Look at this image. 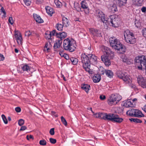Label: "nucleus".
<instances>
[{
    "instance_id": "f257e3e1",
    "label": "nucleus",
    "mask_w": 146,
    "mask_h": 146,
    "mask_svg": "<svg viewBox=\"0 0 146 146\" xmlns=\"http://www.w3.org/2000/svg\"><path fill=\"white\" fill-rule=\"evenodd\" d=\"M63 44L64 49L70 52H73L76 48V41L72 38H67L64 40Z\"/></svg>"
},
{
    "instance_id": "f03ea898",
    "label": "nucleus",
    "mask_w": 146,
    "mask_h": 146,
    "mask_svg": "<svg viewBox=\"0 0 146 146\" xmlns=\"http://www.w3.org/2000/svg\"><path fill=\"white\" fill-rule=\"evenodd\" d=\"M110 46L113 48L118 50H120L124 52L125 50V47L119 42L118 41L115 37L110 38L109 40Z\"/></svg>"
},
{
    "instance_id": "7ed1b4c3",
    "label": "nucleus",
    "mask_w": 146,
    "mask_h": 146,
    "mask_svg": "<svg viewBox=\"0 0 146 146\" xmlns=\"http://www.w3.org/2000/svg\"><path fill=\"white\" fill-rule=\"evenodd\" d=\"M135 64L137 66L138 69L146 70V58L144 56H140L135 59Z\"/></svg>"
},
{
    "instance_id": "20e7f679",
    "label": "nucleus",
    "mask_w": 146,
    "mask_h": 146,
    "mask_svg": "<svg viewBox=\"0 0 146 146\" xmlns=\"http://www.w3.org/2000/svg\"><path fill=\"white\" fill-rule=\"evenodd\" d=\"M124 36L126 42L131 44H133L135 42L136 40L133 34L128 30H126L124 32Z\"/></svg>"
},
{
    "instance_id": "39448f33",
    "label": "nucleus",
    "mask_w": 146,
    "mask_h": 146,
    "mask_svg": "<svg viewBox=\"0 0 146 146\" xmlns=\"http://www.w3.org/2000/svg\"><path fill=\"white\" fill-rule=\"evenodd\" d=\"M89 59L88 54V55H87L84 54L81 55V62L83 64V67L86 71L90 73V66Z\"/></svg>"
},
{
    "instance_id": "423d86ee",
    "label": "nucleus",
    "mask_w": 146,
    "mask_h": 146,
    "mask_svg": "<svg viewBox=\"0 0 146 146\" xmlns=\"http://www.w3.org/2000/svg\"><path fill=\"white\" fill-rule=\"evenodd\" d=\"M116 75L119 78L122 79L126 84L130 83L132 82L131 77L125 72L118 71L116 72Z\"/></svg>"
},
{
    "instance_id": "0eeeda50",
    "label": "nucleus",
    "mask_w": 146,
    "mask_h": 146,
    "mask_svg": "<svg viewBox=\"0 0 146 146\" xmlns=\"http://www.w3.org/2000/svg\"><path fill=\"white\" fill-rule=\"evenodd\" d=\"M119 19L117 17H116L114 15H111L110 17V19H108V25L109 24V22H110L111 25L114 27H117L120 21H118Z\"/></svg>"
},
{
    "instance_id": "6e6552de",
    "label": "nucleus",
    "mask_w": 146,
    "mask_h": 146,
    "mask_svg": "<svg viewBox=\"0 0 146 146\" xmlns=\"http://www.w3.org/2000/svg\"><path fill=\"white\" fill-rule=\"evenodd\" d=\"M137 78L139 85L143 88H146V79L144 78L141 75L138 76Z\"/></svg>"
},
{
    "instance_id": "1a4fd4ad",
    "label": "nucleus",
    "mask_w": 146,
    "mask_h": 146,
    "mask_svg": "<svg viewBox=\"0 0 146 146\" xmlns=\"http://www.w3.org/2000/svg\"><path fill=\"white\" fill-rule=\"evenodd\" d=\"M102 50L104 52V54L107 55L109 58H112L113 56V52L111 51L109 48L106 46H104L102 48Z\"/></svg>"
},
{
    "instance_id": "9d476101",
    "label": "nucleus",
    "mask_w": 146,
    "mask_h": 146,
    "mask_svg": "<svg viewBox=\"0 0 146 146\" xmlns=\"http://www.w3.org/2000/svg\"><path fill=\"white\" fill-rule=\"evenodd\" d=\"M88 58L90 63V62L93 64H95L97 63V57L94 54H88Z\"/></svg>"
},
{
    "instance_id": "9b49d317",
    "label": "nucleus",
    "mask_w": 146,
    "mask_h": 146,
    "mask_svg": "<svg viewBox=\"0 0 146 146\" xmlns=\"http://www.w3.org/2000/svg\"><path fill=\"white\" fill-rule=\"evenodd\" d=\"M109 58L108 56L105 54L102 56L101 57L102 61L104 62L106 65L108 66L110 65L111 64Z\"/></svg>"
},
{
    "instance_id": "f8f14e48",
    "label": "nucleus",
    "mask_w": 146,
    "mask_h": 146,
    "mask_svg": "<svg viewBox=\"0 0 146 146\" xmlns=\"http://www.w3.org/2000/svg\"><path fill=\"white\" fill-rule=\"evenodd\" d=\"M97 16L101 18V20L103 23H105L106 25L108 24V21L107 18H105V15L102 12H99L97 15Z\"/></svg>"
},
{
    "instance_id": "ddd939ff",
    "label": "nucleus",
    "mask_w": 146,
    "mask_h": 146,
    "mask_svg": "<svg viewBox=\"0 0 146 146\" xmlns=\"http://www.w3.org/2000/svg\"><path fill=\"white\" fill-rule=\"evenodd\" d=\"M15 36L16 40H17L18 44L19 45H22L23 39L20 33L17 32V33H16Z\"/></svg>"
},
{
    "instance_id": "4468645a",
    "label": "nucleus",
    "mask_w": 146,
    "mask_h": 146,
    "mask_svg": "<svg viewBox=\"0 0 146 146\" xmlns=\"http://www.w3.org/2000/svg\"><path fill=\"white\" fill-rule=\"evenodd\" d=\"M67 33L65 32L56 33V36L59 38V39H61L62 40V39L64 38L67 36Z\"/></svg>"
},
{
    "instance_id": "2eb2a0df",
    "label": "nucleus",
    "mask_w": 146,
    "mask_h": 146,
    "mask_svg": "<svg viewBox=\"0 0 146 146\" xmlns=\"http://www.w3.org/2000/svg\"><path fill=\"white\" fill-rule=\"evenodd\" d=\"M123 121V119L119 117V116L115 114L113 122L120 123Z\"/></svg>"
},
{
    "instance_id": "dca6fc26",
    "label": "nucleus",
    "mask_w": 146,
    "mask_h": 146,
    "mask_svg": "<svg viewBox=\"0 0 146 146\" xmlns=\"http://www.w3.org/2000/svg\"><path fill=\"white\" fill-rule=\"evenodd\" d=\"M62 43V40L61 39H58L55 42L53 46L54 49H56L59 48Z\"/></svg>"
},
{
    "instance_id": "f3484780",
    "label": "nucleus",
    "mask_w": 146,
    "mask_h": 146,
    "mask_svg": "<svg viewBox=\"0 0 146 146\" xmlns=\"http://www.w3.org/2000/svg\"><path fill=\"white\" fill-rule=\"evenodd\" d=\"M101 79L100 75L98 74H95L93 77V80L94 82H99Z\"/></svg>"
},
{
    "instance_id": "a211bd4d",
    "label": "nucleus",
    "mask_w": 146,
    "mask_h": 146,
    "mask_svg": "<svg viewBox=\"0 0 146 146\" xmlns=\"http://www.w3.org/2000/svg\"><path fill=\"white\" fill-rule=\"evenodd\" d=\"M33 17L36 21L39 23H41L43 22V21L41 19L40 16L36 14H33Z\"/></svg>"
},
{
    "instance_id": "6ab92c4d",
    "label": "nucleus",
    "mask_w": 146,
    "mask_h": 146,
    "mask_svg": "<svg viewBox=\"0 0 146 146\" xmlns=\"http://www.w3.org/2000/svg\"><path fill=\"white\" fill-rule=\"evenodd\" d=\"M114 115L115 114L113 113H109L108 114L106 113V120L113 122Z\"/></svg>"
},
{
    "instance_id": "aec40b11",
    "label": "nucleus",
    "mask_w": 146,
    "mask_h": 146,
    "mask_svg": "<svg viewBox=\"0 0 146 146\" xmlns=\"http://www.w3.org/2000/svg\"><path fill=\"white\" fill-rule=\"evenodd\" d=\"M134 104H133L129 100L126 101L123 104V106L127 107H134Z\"/></svg>"
},
{
    "instance_id": "412c9836",
    "label": "nucleus",
    "mask_w": 146,
    "mask_h": 146,
    "mask_svg": "<svg viewBox=\"0 0 146 146\" xmlns=\"http://www.w3.org/2000/svg\"><path fill=\"white\" fill-rule=\"evenodd\" d=\"M47 13L50 16H52L54 12V11L52 8L50 7L47 6L45 8Z\"/></svg>"
},
{
    "instance_id": "4be33fe9",
    "label": "nucleus",
    "mask_w": 146,
    "mask_h": 146,
    "mask_svg": "<svg viewBox=\"0 0 146 146\" xmlns=\"http://www.w3.org/2000/svg\"><path fill=\"white\" fill-rule=\"evenodd\" d=\"M52 47V45L50 42H46L44 46L45 51L46 50L48 52H49L51 48Z\"/></svg>"
},
{
    "instance_id": "5701e85b",
    "label": "nucleus",
    "mask_w": 146,
    "mask_h": 146,
    "mask_svg": "<svg viewBox=\"0 0 146 146\" xmlns=\"http://www.w3.org/2000/svg\"><path fill=\"white\" fill-rule=\"evenodd\" d=\"M81 7L82 8L84 9H87V11L86 13H89L88 5L87 2L86 1H83L81 3Z\"/></svg>"
},
{
    "instance_id": "b1692460",
    "label": "nucleus",
    "mask_w": 146,
    "mask_h": 146,
    "mask_svg": "<svg viewBox=\"0 0 146 146\" xmlns=\"http://www.w3.org/2000/svg\"><path fill=\"white\" fill-rule=\"evenodd\" d=\"M89 30L90 33L94 36H96L97 34L99 33V30L94 28L89 29Z\"/></svg>"
},
{
    "instance_id": "393cba45",
    "label": "nucleus",
    "mask_w": 146,
    "mask_h": 146,
    "mask_svg": "<svg viewBox=\"0 0 146 146\" xmlns=\"http://www.w3.org/2000/svg\"><path fill=\"white\" fill-rule=\"evenodd\" d=\"M63 25L66 27H68L69 25V22L68 19L65 17H63L62 19Z\"/></svg>"
},
{
    "instance_id": "a878e982",
    "label": "nucleus",
    "mask_w": 146,
    "mask_h": 146,
    "mask_svg": "<svg viewBox=\"0 0 146 146\" xmlns=\"http://www.w3.org/2000/svg\"><path fill=\"white\" fill-rule=\"evenodd\" d=\"M90 85L87 84H84L81 85V88L84 90L87 93L90 89Z\"/></svg>"
},
{
    "instance_id": "bb28decb",
    "label": "nucleus",
    "mask_w": 146,
    "mask_h": 146,
    "mask_svg": "<svg viewBox=\"0 0 146 146\" xmlns=\"http://www.w3.org/2000/svg\"><path fill=\"white\" fill-rule=\"evenodd\" d=\"M109 102L108 103L112 104L115 102V95L112 94L108 99Z\"/></svg>"
},
{
    "instance_id": "cd10ccee",
    "label": "nucleus",
    "mask_w": 146,
    "mask_h": 146,
    "mask_svg": "<svg viewBox=\"0 0 146 146\" xmlns=\"http://www.w3.org/2000/svg\"><path fill=\"white\" fill-rule=\"evenodd\" d=\"M117 3L119 6H121L127 3V0H117Z\"/></svg>"
},
{
    "instance_id": "c85d7f7f",
    "label": "nucleus",
    "mask_w": 146,
    "mask_h": 146,
    "mask_svg": "<svg viewBox=\"0 0 146 146\" xmlns=\"http://www.w3.org/2000/svg\"><path fill=\"white\" fill-rule=\"evenodd\" d=\"M111 12L113 13H114L117 11V7L115 4H113L110 7Z\"/></svg>"
},
{
    "instance_id": "c756f323",
    "label": "nucleus",
    "mask_w": 146,
    "mask_h": 146,
    "mask_svg": "<svg viewBox=\"0 0 146 146\" xmlns=\"http://www.w3.org/2000/svg\"><path fill=\"white\" fill-rule=\"evenodd\" d=\"M135 117H143L144 115L142 112L140 111L137 110Z\"/></svg>"
},
{
    "instance_id": "7c9ffc66",
    "label": "nucleus",
    "mask_w": 146,
    "mask_h": 146,
    "mask_svg": "<svg viewBox=\"0 0 146 146\" xmlns=\"http://www.w3.org/2000/svg\"><path fill=\"white\" fill-rule=\"evenodd\" d=\"M105 73L106 75L108 77L111 78L113 76V73L110 70H105Z\"/></svg>"
},
{
    "instance_id": "2f4dec72",
    "label": "nucleus",
    "mask_w": 146,
    "mask_h": 146,
    "mask_svg": "<svg viewBox=\"0 0 146 146\" xmlns=\"http://www.w3.org/2000/svg\"><path fill=\"white\" fill-rule=\"evenodd\" d=\"M70 60L74 65H76L78 62V60L77 58L74 57H70Z\"/></svg>"
},
{
    "instance_id": "473e14b6",
    "label": "nucleus",
    "mask_w": 146,
    "mask_h": 146,
    "mask_svg": "<svg viewBox=\"0 0 146 146\" xmlns=\"http://www.w3.org/2000/svg\"><path fill=\"white\" fill-rule=\"evenodd\" d=\"M129 120L131 122H133L136 123H141L142 122V121L141 120L138 118H130L129 119Z\"/></svg>"
},
{
    "instance_id": "72a5a7b5",
    "label": "nucleus",
    "mask_w": 146,
    "mask_h": 146,
    "mask_svg": "<svg viewBox=\"0 0 146 146\" xmlns=\"http://www.w3.org/2000/svg\"><path fill=\"white\" fill-rule=\"evenodd\" d=\"M54 2L57 7L60 8L62 5V3L59 0H54Z\"/></svg>"
},
{
    "instance_id": "f704fd0d",
    "label": "nucleus",
    "mask_w": 146,
    "mask_h": 146,
    "mask_svg": "<svg viewBox=\"0 0 146 146\" xmlns=\"http://www.w3.org/2000/svg\"><path fill=\"white\" fill-rule=\"evenodd\" d=\"M136 109H132L129 111V115L132 116H134L135 115V113L136 111Z\"/></svg>"
},
{
    "instance_id": "c9c22d12",
    "label": "nucleus",
    "mask_w": 146,
    "mask_h": 146,
    "mask_svg": "<svg viewBox=\"0 0 146 146\" xmlns=\"http://www.w3.org/2000/svg\"><path fill=\"white\" fill-rule=\"evenodd\" d=\"M22 68V69L24 71H26L28 72L29 71H30V68L29 66L26 64L23 66Z\"/></svg>"
},
{
    "instance_id": "e433bc0d",
    "label": "nucleus",
    "mask_w": 146,
    "mask_h": 146,
    "mask_svg": "<svg viewBox=\"0 0 146 146\" xmlns=\"http://www.w3.org/2000/svg\"><path fill=\"white\" fill-rule=\"evenodd\" d=\"M115 99L116 101V103H117L121 99V97L119 95H115Z\"/></svg>"
},
{
    "instance_id": "4c0bfd02",
    "label": "nucleus",
    "mask_w": 146,
    "mask_h": 146,
    "mask_svg": "<svg viewBox=\"0 0 146 146\" xmlns=\"http://www.w3.org/2000/svg\"><path fill=\"white\" fill-rule=\"evenodd\" d=\"M106 113L100 112V119H103L104 120H106Z\"/></svg>"
},
{
    "instance_id": "58836bf2",
    "label": "nucleus",
    "mask_w": 146,
    "mask_h": 146,
    "mask_svg": "<svg viewBox=\"0 0 146 146\" xmlns=\"http://www.w3.org/2000/svg\"><path fill=\"white\" fill-rule=\"evenodd\" d=\"M63 25L61 24L58 23L56 25V27L57 29L59 31H61L63 29Z\"/></svg>"
},
{
    "instance_id": "ea45409f",
    "label": "nucleus",
    "mask_w": 146,
    "mask_h": 146,
    "mask_svg": "<svg viewBox=\"0 0 146 146\" xmlns=\"http://www.w3.org/2000/svg\"><path fill=\"white\" fill-rule=\"evenodd\" d=\"M0 12L3 13V15L2 16L3 17L5 18L6 17V13L3 7H1V8L0 10Z\"/></svg>"
},
{
    "instance_id": "a19ab883",
    "label": "nucleus",
    "mask_w": 146,
    "mask_h": 146,
    "mask_svg": "<svg viewBox=\"0 0 146 146\" xmlns=\"http://www.w3.org/2000/svg\"><path fill=\"white\" fill-rule=\"evenodd\" d=\"M61 121L65 126H67V122L64 117L62 116H61Z\"/></svg>"
},
{
    "instance_id": "79ce46f5",
    "label": "nucleus",
    "mask_w": 146,
    "mask_h": 146,
    "mask_svg": "<svg viewBox=\"0 0 146 146\" xmlns=\"http://www.w3.org/2000/svg\"><path fill=\"white\" fill-rule=\"evenodd\" d=\"M135 24L136 27L137 28L139 27L141 25V23L139 20L137 19H135Z\"/></svg>"
},
{
    "instance_id": "37998d69",
    "label": "nucleus",
    "mask_w": 146,
    "mask_h": 146,
    "mask_svg": "<svg viewBox=\"0 0 146 146\" xmlns=\"http://www.w3.org/2000/svg\"><path fill=\"white\" fill-rule=\"evenodd\" d=\"M1 117L4 123L5 124L7 123V120L5 116L3 114L1 115Z\"/></svg>"
},
{
    "instance_id": "c03bdc74",
    "label": "nucleus",
    "mask_w": 146,
    "mask_h": 146,
    "mask_svg": "<svg viewBox=\"0 0 146 146\" xmlns=\"http://www.w3.org/2000/svg\"><path fill=\"white\" fill-rule=\"evenodd\" d=\"M33 32V31L31 32L30 31H26L25 32V36H27L28 37H29L31 35H33L32 34Z\"/></svg>"
},
{
    "instance_id": "a18cd8bd",
    "label": "nucleus",
    "mask_w": 146,
    "mask_h": 146,
    "mask_svg": "<svg viewBox=\"0 0 146 146\" xmlns=\"http://www.w3.org/2000/svg\"><path fill=\"white\" fill-rule=\"evenodd\" d=\"M39 144L42 145H45L46 144V142L44 140H41L39 141Z\"/></svg>"
},
{
    "instance_id": "49530a36",
    "label": "nucleus",
    "mask_w": 146,
    "mask_h": 146,
    "mask_svg": "<svg viewBox=\"0 0 146 146\" xmlns=\"http://www.w3.org/2000/svg\"><path fill=\"white\" fill-rule=\"evenodd\" d=\"M18 123L19 126H21L24 124V121L22 119H20L18 121Z\"/></svg>"
},
{
    "instance_id": "de8ad7c7",
    "label": "nucleus",
    "mask_w": 146,
    "mask_h": 146,
    "mask_svg": "<svg viewBox=\"0 0 146 146\" xmlns=\"http://www.w3.org/2000/svg\"><path fill=\"white\" fill-rule=\"evenodd\" d=\"M143 0H139L137 1V2L135 3L137 6H141Z\"/></svg>"
},
{
    "instance_id": "09e8293b",
    "label": "nucleus",
    "mask_w": 146,
    "mask_h": 146,
    "mask_svg": "<svg viewBox=\"0 0 146 146\" xmlns=\"http://www.w3.org/2000/svg\"><path fill=\"white\" fill-rule=\"evenodd\" d=\"M122 61L124 62H125L127 60V58L124 55H122L121 57Z\"/></svg>"
},
{
    "instance_id": "8fccbe9b",
    "label": "nucleus",
    "mask_w": 146,
    "mask_h": 146,
    "mask_svg": "<svg viewBox=\"0 0 146 146\" xmlns=\"http://www.w3.org/2000/svg\"><path fill=\"white\" fill-rule=\"evenodd\" d=\"M23 1L26 5L28 6L30 5L31 2L29 0H23Z\"/></svg>"
},
{
    "instance_id": "3c124183",
    "label": "nucleus",
    "mask_w": 146,
    "mask_h": 146,
    "mask_svg": "<svg viewBox=\"0 0 146 146\" xmlns=\"http://www.w3.org/2000/svg\"><path fill=\"white\" fill-rule=\"evenodd\" d=\"M8 21L9 23L11 25H12L14 23V21L13 20V18L12 17H9V19Z\"/></svg>"
},
{
    "instance_id": "603ef678",
    "label": "nucleus",
    "mask_w": 146,
    "mask_h": 146,
    "mask_svg": "<svg viewBox=\"0 0 146 146\" xmlns=\"http://www.w3.org/2000/svg\"><path fill=\"white\" fill-rule=\"evenodd\" d=\"M50 142L52 144H54L56 142V140L52 138H50L49 139Z\"/></svg>"
},
{
    "instance_id": "864d4df0",
    "label": "nucleus",
    "mask_w": 146,
    "mask_h": 146,
    "mask_svg": "<svg viewBox=\"0 0 146 146\" xmlns=\"http://www.w3.org/2000/svg\"><path fill=\"white\" fill-rule=\"evenodd\" d=\"M143 36L146 38V28H144L142 31Z\"/></svg>"
},
{
    "instance_id": "5fc2aeb1",
    "label": "nucleus",
    "mask_w": 146,
    "mask_h": 146,
    "mask_svg": "<svg viewBox=\"0 0 146 146\" xmlns=\"http://www.w3.org/2000/svg\"><path fill=\"white\" fill-rule=\"evenodd\" d=\"M50 133L51 135H53L54 134V128H52L51 129L50 131Z\"/></svg>"
},
{
    "instance_id": "6e6d98bb",
    "label": "nucleus",
    "mask_w": 146,
    "mask_h": 146,
    "mask_svg": "<svg viewBox=\"0 0 146 146\" xmlns=\"http://www.w3.org/2000/svg\"><path fill=\"white\" fill-rule=\"evenodd\" d=\"M132 62V60L131 59H127V60L126 61V62L128 64H131Z\"/></svg>"
},
{
    "instance_id": "4d7b16f0",
    "label": "nucleus",
    "mask_w": 146,
    "mask_h": 146,
    "mask_svg": "<svg viewBox=\"0 0 146 146\" xmlns=\"http://www.w3.org/2000/svg\"><path fill=\"white\" fill-rule=\"evenodd\" d=\"M51 34V35H55L56 36V31L55 30H53L51 32H49Z\"/></svg>"
},
{
    "instance_id": "13d9d810",
    "label": "nucleus",
    "mask_w": 146,
    "mask_h": 146,
    "mask_svg": "<svg viewBox=\"0 0 146 146\" xmlns=\"http://www.w3.org/2000/svg\"><path fill=\"white\" fill-rule=\"evenodd\" d=\"M100 112L94 114L93 115L94 117L100 118Z\"/></svg>"
},
{
    "instance_id": "bf43d9fd",
    "label": "nucleus",
    "mask_w": 146,
    "mask_h": 146,
    "mask_svg": "<svg viewBox=\"0 0 146 146\" xmlns=\"http://www.w3.org/2000/svg\"><path fill=\"white\" fill-rule=\"evenodd\" d=\"M27 129V127L25 126H23L21 127L20 131H24L26 130Z\"/></svg>"
},
{
    "instance_id": "052dcab7",
    "label": "nucleus",
    "mask_w": 146,
    "mask_h": 146,
    "mask_svg": "<svg viewBox=\"0 0 146 146\" xmlns=\"http://www.w3.org/2000/svg\"><path fill=\"white\" fill-rule=\"evenodd\" d=\"M15 111L17 112H19L21 111V109L19 107H17L15 108Z\"/></svg>"
},
{
    "instance_id": "680f3d73",
    "label": "nucleus",
    "mask_w": 146,
    "mask_h": 146,
    "mask_svg": "<svg viewBox=\"0 0 146 146\" xmlns=\"http://www.w3.org/2000/svg\"><path fill=\"white\" fill-rule=\"evenodd\" d=\"M100 99L102 100H103L105 99L106 96L104 95H101L100 96Z\"/></svg>"
},
{
    "instance_id": "e2e57ef3",
    "label": "nucleus",
    "mask_w": 146,
    "mask_h": 146,
    "mask_svg": "<svg viewBox=\"0 0 146 146\" xmlns=\"http://www.w3.org/2000/svg\"><path fill=\"white\" fill-rule=\"evenodd\" d=\"M51 114L52 115H54L56 117H58V115L57 114H56L55 111H51Z\"/></svg>"
},
{
    "instance_id": "0e129e2a",
    "label": "nucleus",
    "mask_w": 146,
    "mask_h": 146,
    "mask_svg": "<svg viewBox=\"0 0 146 146\" xmlns=\"http://www.w3.org/2000/svg\"><path fill=\"white\" fill-rule=\"evenodd\" d=\"M27 138L28 140H29L30 139H33V136L31 135H30L29 136L27 135Z\"/></svg>"
},
{
    "instance_id": "69168bd1",
    "label": "nucleus",
    "mask_w": 146,
    "mask_h": 146,
    "mask_svg": "<svg viewBox=\"0 0 146 146\" xmlns=\"http://www.w3.org/2000/svg\"><path fill=\"white\" fill-rule=\"evenodd\" d=\"M4 59V57L3 55L1 54H0V61H3Z\"/></svg>"
},
{
    "instance_id": "338daca9",
    "label": "nucleus",
    "mask_w": 146,
    "mask_h": 146,
    "mask_svg": "<svg viewBox=\"0 0 146 146\" xmlns=\"http://www.w3.org/2000/svg\"><path fill=\"white\" fill-rule=\"evenodd\" d=\"M43 2V0H37L36 1L37 4H39L42 3Z\"/></svg>"
},
{
    "instance_id": "774afa93",
    "label": "nucleus",
    "mask_w": 146,
    "mask_h": 146,
    "mask_svg": "<svg viewBox=\"0 0 146 146\" xmlns=\"http://www.w3.org/2000/svg\"><path fill=\"white\" fill-rule=\"evenodd\" d=\"M141 11L143 12H145L146 11V8L145 7H143L141 9Z\"/></svg>"
}]
</instances>
